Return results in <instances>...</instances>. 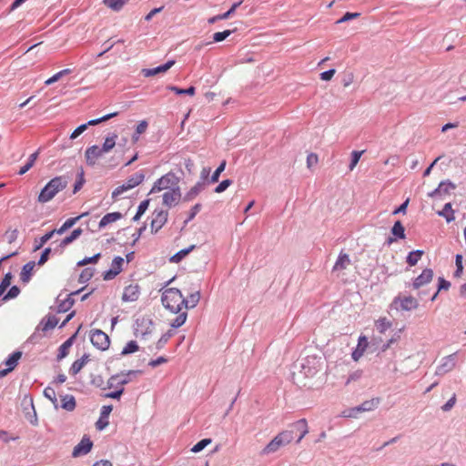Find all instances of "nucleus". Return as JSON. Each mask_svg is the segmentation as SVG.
Segmentation results:
<instances>
[{"mask_svg": "<svg viewBox=\"0 0 466 466\" xmlns=\"http://www.w3.org/2000/svg\"><path fill=\"white\" fill-rule=\"evenodd\" d=\"M162 304L173 313H178L177 317L171 322V327L179 328L187 320V313L186 310L181 311L184 309L186 299L179 289L175 288H169L162 293Z\"/></svg>", "mask_w": 466, "mask_h": 466, "instance_id": "obj_1", "label": "nucleus"}, {"mask_svg": "<svg viewBox=\"0 0 466 466\" xmlns=\"http://www.w3.org/2000/svg\"><path fill=\"white\" fill-rule=\"evenodd\" d=\"M68 185V179L65 176H58L52 178L41 190L37 200L39 203H46L52 200L59 192Z\"/></svg>", "mask_w": 466, "mask_h": 466, "instance_id": "obj_2", "label": "nucleus"}, {"mask_svg": "<svg viewBox=\"0 0 466 466\" xmlns=\"http://www.w3.org/2000/svg\"><path fill=\"white\" fill-rule=\"evenodd\" d=\"M293 440L291 431H283L279 433L262 450V454L268 455L276 452L280 447L290 443Z\"/></svg>", "mask_w": 466, "mask_h": 466, "instance_id": "obj_3", "label": "nucleus"}, {"mask_svg": "<svg viewBox=\"0 0 466 466\" xmlns=\"http://www.w3.org/2000/svg\"><path fill=\"white\" fill-rule=\"evenodd\" d=\"M179 178L172 172H168L159 177L153 185L150 193L170 190L178 186Z\"/></svg>", "mask_w": 466, "mask_h": 466, "instance_id": "obj_4", "label": "nucleus"}, {"mask_svg": "<svg viewBox=\"0 0 466 466\" xmlns=\"http://www.w3.org/2000/svg\"><path fill=\"white\" fill-rule=\"evenodd\" d=\"M145 176L143 173L138 172L129 177L127 181L121 186L116 187L112 193L113 198H116L125 191L134 188L143 182Z\"/></svg>", "mask_w": 466, "mask_h": 466, "instance_id": "obj_5", "label": "nucleus"}, {"mask_svg": "<svg viewBox=\"0 0 466 466\" xmlns=\"http://www.w3.org/2000/svg\"><path fill=\"white\" fill-rule=\"evenodd\" d=\"M380 403V399L375 398L362 402L360 406L343 411V416L348 418H356L359 413L373 410Z\"/></svg>", "mask_w": 466, "mask_h": 466, "instance_id": "obj_6", "label": "nucleus"}, {"mask_svg": "<svg viewBox=\"0 0 466 466\" xmlns=\"http://www.w3.org/2000/svg\"><path fill=\"white\" fill-rule=\"evenodd\" d=\"M90 340L94 347L100 350H106L110 345L109 337L101 329L91 331Z\"/></svg>", "mask_w": 466, "mask_h": 466, "instance_id": "obj_7", "label": "nucleus"}, {"mask_svg": "<svg viewBox=\"0 0 466 466\" xmlns=\"http://www.w3.org/2000/svg\"><path fill=\"white\" fill-rule=\"evenodd\" d=\"M118 115L117 112H114V113H110V114H107L100 118H96V119H92L90 121H88L86 124H83V125H80L79 127H77L73 132L72 134L70 135V138L71 139H75L78 136H80L84 131L86 130L87 127L88 126H96V125H98L102 122H105V121H107L115 116H116Z\"/></svg>", "mask_w": 466, "mask_h": 466, "instance_id": "obj_8", "label": "nucleus"}, {"mask_svg": "<svg viewBox=\"0 0 466 466\" xmlns=\"http://www.w3.org/2000/svg\"><path fill=\"white\" fill-rule=\"evenodd\" d=\"M168 212L165 210H155L152 214L150 223L151 232L157 233L167 223Z\"/></svg>", "mask_w": 466, "mask_h": 466, "instance_id": "obj_9", "label": "nucleus"}, {"mask_svg": "<svg viewBox=\"0 0 466 466\" xmlns=\"http://www.w3.org/2000/svg\"><path fill=\"white\" fill-rule=\"evenodd\" d=\"M124 263L125 260L122 257H116L111 263L110 268L104 272L103 279L105 280L115 279L123 270Z\"/></svg>", "mask_w": 466, "mask_h": 466, "instance_id": "obj_10", "label": "nucleus"}, {"mask_svg": "<svg viewBox=\"0 0 466 466\" xmlns=\"http://www.w3.org/2000/svg\"><path fill=\"white\" fill-rule=\"evenodd\" d=\"M455 185L451 182H441L438 188L432 191L430 196L435 200H444L455 189Z\"/></svg>", "mask_w": 466, "mask_h": 466, "instance_id": "obj_11", "label": "nucleus"}, {"mask_svg": "<svg viewBox=\"0 0 466 466\" xmlns=\"http://www.w3.org/2000/svg\"><path fill=\"white\" fill-rule=\"evenodd\" d=\"M181 192L179 187H176L163 194V205L172 208L179 203Z\"/></svg>", "mask_w": 466, "mask_h": 466, "instance_id": "obj_12", "label": "nucleus"}, {"mask_svg": "<svg viewBox=\"0 0 466 466\" xmlns=\"http://www.w3.org/2000/svg\"><path fill=\"white\" fill-rule=\"evenodd\" d=\"M393 303L398 305L402 310H411L418 308V300L412 296L397 297Z\"/></svg>", "mask_w": 466, "mask_h": 466, "instance_id": "obj_13", "label": "nucleus"}, {"mask_svg": "<svg viewBox=\"0 0 466 466\" xmlns=\"http://www.w3.org/2000/svg\"><path fill=\"white\" fill-rule=\"evenodd\" d=\"M140 296V287L137 283H132L124 289L122 300L124 302H134Z\"/></svg>", "mask_w": 466, "mask_h": 466, "instance_id": "obj_14", "label": "nucleus"}, {"mask_svg": "<svg viewBox=\"0 0 466 466\" xmlns=\"http://www.w3.org/2000/svg\"><path fill=\"white\" fill-rule=\"evenodd\" d=\"M104 154H106L104 151H102V147H99L98 146H91L86 148L85 152V157L87 165L94 166L96 165L98 158H100Z\"/></svg>", "mask_w": 466, "mask_h": 466, "instance_id": "obj_15", "label": "nucleus"}, {"mask_svg": "<svg viewBox=\"0 0 466 466\" xmlns=\"http://www.w3.org/2000/svg\"><path fill=\"white\" fill-rule=\"evenodd\" d=\"M433 279V271L431 268H425L422 270L420 276H418L413 283L412 287L414 289H419L420 288L430 283Z\"/></svg>", "mask_w": 466, "mask_h": 466, "instance_id": "obj_16", "label": "nucleus"}, {"mask_svg": "<svg viewBox=\"0 0 466 466\" xmlns=\"http://www.w3.org/2000/svg\"><path fill=\"white\" fill-rule=\"evenodd\" d=\"M93 443L89 438L84 437L81 441L74 448L72 455L73 457H78L85 455L90 451Z\"/></svg>", "mask_w": 466, "mask_h": 466, "instance_id": "obj_17", "label": "nucleus"}, {"mask_svg": "<svg viewBox=\"0 0 466 466\" xmlns=\"http://www.w3.org/2000/svg\"><path fill=\"white\" fill-rule=\"evenodd\" d=\"M175 64L174 60H169L166 64L157 66L155 68H144L142 69V74L146 77L154 76L160 73H165L168 69H170Z\"/></svg>", "mask_w": 466, "mask_h": 466, "instance_id": "obj_18", "label": "nucleus"}, {"mask_svg": "<svg viewBox=\"0 0 466 466\" xmlns=\"http://www.w3.org/2000/svg\"><path fill=\"white\" fill-rule=\"evenodd\" d=\"M21 356L22 353L20 351H15L9 356L5 361L6 369L0 370V378L5 376L8 372L12 371L16 367Z\"/></svg>", "mask_w": 466, "mask_h": 466, "instance_id": "obj_19", "label": "nucleus"}, {"mask_svg": "<svg viewBox=\"0 0 466 466\" xmlns=\"http://www.w3.org/2000/svg\"><path fill=\"white\" fill-rule=\"evenodd\" d=\"M351 265V259L349 256V254L341 251L337 258V261L335 262L332 271H341L346 268H348Z\"/></svg>", "mask_w": 466, "mask_h": 466, "instance_id": "obj_20", "label": "nucleus"}, {"mask_svg": "<svg viewBox=\"0 0 466 466\" xmlns=\"http://www.w3.org/2000/svg\"><path fill=\"white\" fill-rule=\"evenodd\" d=\"M369 346V341L366 336H360L358 340V345L355 350L352 352V359L358 361L366 351Z\"/></svg>", "mask_w": 466, "mask_h": 466, "instance_id": "obj_21", "label": "nucleus"}, {"mask_svg": "<svg viewBox=\"0 0 466 466\" xmlns=\"http://www.w3.org/2000/svg\"><path fill=\"white\" fill-rule=\"evenodd\" d=\"M122 218L120 212H112L106 214L99 222V228H105L106 226L119 220Z\"/></svg>", "mask_w": 466, "mask_h": 466, "instance_id": "obj_22", "label": "nucleus"}, {"mask_svg": "<svg viewBox=\"0 0 466 466\" xmlns=\"http://www.w3.org/2000/svg\"><path fill=\"white\" fill-rule=\"evenodd\" d=\"M35 266V263L34 261H30L23 267L20 273V279L22 282L27 283L30 280Z\"/></svg>", "mask_w": 466, "mask_h": 466, "instance_id": "obj_23", "label": "nucleus"}, {"mask_svg": "<svg viewBox=\"0 0 466 466\" xmlns=\"http://www.w3.org/2000/svg\"><path fill=\"white\" fill-rule=\"evenodd\" d=\"M88 360H89L88 355H84L81 359L76 360V361L73 362V364L69 370V372L73 376L76 375L83 369V367L88 362Z\"/></svg>", "mask_w": 466, "mask_h": 466, "instance_id": "obj_24", "label": "nucleus"}, {"mask_svg": "<svg viewBox=\"0 0 466 466\" xmlns=\"http://www.w3.org/2000/svg\"><path fill=\"white\" fill-rule=\"evenodd\" d=\"M204 189V184L198 182L192 187L188 192L184 196V201L188 202L193 200L202 190Z\"/></svg>", "mask_w": 466, "mask_h": 466, "instance_id": "obj_25", "label": "nucleus"}, {"mask_svg": "<svg viewBox=\"0 0 466 466\" xmlns=\"http://www.w3.org/2000/svg\"><path fill=\"white\" fill-rule=\"evenodd\" d=\"M82 233H83V230L81 228H77L74 229L69 236H67L64 239H62L59 246L61 248H65V247L68 246L73 241L77 239L82 235Z\"/></svg>", "mask_w": 466, "mask_h": 466, "instance_id": "obj_26", "label": "nucleus"}, {"mask_svg": "<svg viewBox=\"0 0 466 466\" xmlns=\"http://www.w3.org/2000/svg\"><path fill=\"white\" fill-rule=\"evenodd\" d=\"M375 327L380 333H385L392 327V322L386 317H381L375 321Z\"/></svg>", "mask_w": 466, "mask_h": 466, "instance_id": "obj_27", "label": "nucleus"}, {"mask_svg": "<svg viewBox=\"0 0 466 466\" xmlns=\"http://www.w3.org/2000/svg\"><path fill=\"white\" fill-rule=\"evenodd\" d=\"M455 367V360H454V358L452 355H450L448 356L446 359H445V361L443 362L442 365H441L439 368H438V370H437V373L438 374H443V373H446L451 370H453Z\"/></svg>", "mask_w": 466, "mask_h": 466, "instance_id": "obj_28", "label": "nucleus"}, {"mask_svg": "<svg viewBox=\"0 0 466 466\" xmlns=\"http://www.w3.org/2000/svg\"><path fill=\"white\" fill-rule=\"evenodd\" d=\"M116 139L117 135L116 133H112L110 136L106 137L102 146V151L106 154L111 151L116 146Z\"/></svg>", "mask_w": 466, "mask_h": 466, "instance_id": "obj_29", "label": "nucleus"}, {"mask_svg": "<svg viewBox=\"0 0 466 466\" xmlns=\"http://www.w3.org/2000/svg\"><path fill=\"white\" fill-rule=\"evenodd\" d=\"M294 427L297 429V431H300V435L299 436L297 442L299 443L301 440L308 434L309 429L307 420L305 419H301L295 422Z\"/></svg>", "mask_w": 466, "mask_h": 466, "instance_id": "obj_30", "label": "nucleus"}, {"mask_svg": "<svg viewBox=\"0 0 466 466\" xmlns=\"http://www.w3.org/2000/svg\"><path fill=\"white\" fill-rule=\"evenodd\" d=\"M61 407L68 411H72L76 408V400L72 395L63 396L61 399Z\"/></svg>", "mask_w": 466, "mask_h": 466, "instance_id": "obj_31", "label": "nucleus"}, {"mask_svg": "<svg viewBox=\"0 0 466 466\" xmlns=\"http://www.w3.org/2000/svg\"><path fill=\"white\" fill-rule=\"evenodd\" d=\"M74 337H71L69 338L68 339H66L58 349V354H57V359L58 360H61L63 358H65L67 354H68V351H69V349L71 348L72 346V343H73V339H74Z\"/></svg>", "mask_w": 466, "mask_h": 466, "instance_id": "obj_32", "label": "nucleus"}, {"mask_svg": "<svg viewBox=\"0 0 466 466\" xmlns=\"http://www.w3.org/2000/svg\"><path fill=\"white\" fill-rule=\"evenodd\" d=\"M438 215L445 218L447 222H451L455 218L453 215V210L451 208V204L450 202H447L444 205L442 210L438 211Z\"/></svg>", "mask_w": 466, "mask_h": 466, "instance_id": "obj_33", "label": "nucleus"}, {"mask_svg": "<svg viewBox=\"0 0 466 466\" xmlns=\"http://www.w3.org/2000/svg\"><path fill=\"white\" fill-rule=\"evenodd\" d=\"M423 254H424L423 250L418 249V250L411 251L409 253L406 261L410 267H413L421 258Z\"/></svg>", "mask_w": 466, "mask_h": 466, "instance_id": "obj_34", "label": "nucleus"}, {"mask_svg": "<svg viewBox=\"0 0 466 466\" xmlns=\"http://www.w3.org/2000/svg\"><path fill=\"white\" fill-rule=\"evenodd\" d=\"M71 72H72V70L69 69V68L63 69V70L57 72L56 74H55L53 76H51L48 79H46L45 84L46 86L52 85L55 82L58 81L62 76H64L66 75H68Z\"/></svg>", "mask_w": 466, "mask_h": 466, "instance_id": "obj_35", "label": "nucleus"}, {"mask_svg": "<svg viewBox=\"0 0 466 466\" xmlns=\"http://www.w3.org/2000/svg\"><path fill=\"white\" fill-rule=\"evenodd\" d=\"M43 330L46 331L54 329L58 324V319L56 316H48L46 320L42 322Z\"/></svg>", "mask_w": 466, "mask_h": 466, "instance_id": "obj_36", "label": "nucleus"}, {"mask_svg": "<svg viewBox=\"0 0 466 466\" xmlns=\"http://www.w3.org/2000/svg\"><path fill=\"white\" fill-rule=\"evenodd\" d=\"M391 232L399 238H405V228L400 221H396L392 227Z\"/></svg>", "mask_w": 466, "mask_h": 466, "instance_id": "obj_37", "label": "nucleus"}, {"mask_svg": "<svg viewBox=\"0 0 466 466\" xmlns=\"http://www.w3.org/2000/svg\"><path fill=\"white\" fill-rule=\"evenodd\" d=\"M127 1V0H104L103 2L107 7L115 11H118L123 7Z\"/></svg>", "mask_w": 466, "mask_h": 466, "instance_id": "obj_38", "label": "nucleus"}, {"mask_svg": "<svg viewBox=\"0 0 466 466\" xmlns=\"http://www.w3.org/2000/svg\"><path fill=\"white\" fill-rule=\"evenodd\" d=\"M200 294L199 292L193 293L189 296L187 299H186V303L184 304V309H187L188 308H194L199 301Z\"/></svg>", "mask_w": 466, "mask_h": 466, "instance_id": "obj_39", "label": "nucleus"}, {"mask_svg": "<svg viewBox=\"0 0 466 466\" xmlns=\"http://www.w3.org/2000/svg\"><path fill=\"white\" fill-rule=\"evenodd\" d=\"M168 88L173 91L175 94L177 95H189V96H194L195 95V92H196V89L194 86H189L188 88H186V89H183V88H179V87H177V86H168Z\"/></svg>", "mask_w": 466, "mask_h": 466, "instance_id": "obj_40", "label": "nucleus"}, {"mask_svg": "<svg viewBox=\"0 0 466 466\" xmlns=\"http://www.w3.org/2000/svg\"><path fill=\"white\" fill-rule=\"evenodd\" d=\"M44 395L55 405V407H57V398L54 388L46 387L44 390Z\"/></svg>", "mask_w": 466, "mask_h": 466, "instance_id": "obj_41", "label": "nucleus"}, {"mask_svg": "<svg viewBox=\"0 0 466 466\" xmlns=\"http://www.w3.org/2000/svg\"><path fill=\"white\" fill-rule=\"evenodd\" d=\"M194 248V246H191L188 248L182 249L176 253L174 256L171 257L170 261L174 263H178L180 260H182L192 249Z\"/></svg>", "mask_w": 466, "mask_h": 466, "instance_id": "obj_42", "label": "nucleus"}, {"mask_svg": "<svg viewBox=\"0 0 466 466\" xmlns=\"http://www.w3.org/2000/svg\"><path fill=\"white\" fill-rule=\"evenodd\" d=\"M55 231H49L42 236L39 240H35V250L40 249L54 236Z\"/></svg>", "mask_w": 466, "mask_h": 466, "instance_id": "obj_43", "label": "nucleus"}, {"mask_svg": "<svg viewBox=\"0 0 466 466\" xmlns=\"http://www.w3.org/2000/svg\"><path fill=\"white\" fill-rule=\"evenodd\" d=\"M138 350L137 343L134 340H131L127 343V345L122 350L123 355H127L130 353H134Z\"/></svg>", "mask_w": 466, "mask_h": 466, "instance_id": "obj_44", "label": "nucleus"}, {"mask_svg": "<svg viewBox=\"0 0 466 466\" xmlns=\"http://www.w3.org/2000/svg\"><path fill=\"white\" fill-rule=\"evenodd\" d=\"M211 441H212L211 439H203L191 448V451L194 453H198V452L201 451L208 444H210Z\"/></svg>", "mask_w": 466, "mask_h": 466, "instance_id": "obj_45", "label": "nucleus"}, {"mask_svg": "<svg viewBox=\"0 0 466 466\" xmlns=\"http://www.w3.org/2000/svg\"><path fill=\"white\" fill-rule=\"evenodd\" d=\"M226 167V161H222L220 165L218 167V168L215 170V172L212 174L210 182L216 183L218 181L220 174L225 170Z\"/></svg>", "mask_w": 466, "mask_h": 466, "instance_id": "obj_46", "label": "nucleus"}, {"mask_svg": "<svg viewBox=\"0 0 466 466\" xmlns=\"http://www.w3.org/2000/svg\"><path fill=\"white\" fill-rule=\"evenodd\" d=\"M148 207V200L142 201L138 208L136 216L133 218L134 220H138L140 217L146 212Z\"/></svg>", "mask_w": 466, "mask_h": 466, "instance_id": "obj_47", "label": "nucleus"}, {"mask_svg": "<svg viewBox=\"0 0 466 466\" xmlns=\"http://www.w3.org/2000/svg\"><path fill=\"white\" fill-rule=\"evenodd\" d=\"M77 177H78V178H77V180H76V182L75 183V186H74V190H73L74 194L78 192L82 188V187H83V185L85 183L84 171L82 169L78 173Z\"/></svg>", "mask_w": 466, "mask_h": 466, "instance_id": "obj_48", "label": "nucleus"}, {"mask_svg": "<svg viewBox=\"0 0 466 466\" xmlns=\"http://www.w3.org/2000/svg\"><path fill=\"white\" fill-rule=\"evenodd\" d=\"M231 30H225L223 32H217L213 35V41L214 42H221L225 40L228 36L231 35Z\"/></svg>", "mask_w": 466, "mask_h": 466, "instance_id": "obj_49", "label": "nucleus"}, {"mask_svg": "<svg viewBox=\"0 0 466 466\" xmlns=\"http://www.w3.org/2000/svg\"><path fill=\"white\" fill-rule=\"evenodd\" d=\"M20 293V289L16 286H13L9 291L4 296L3 300H8L16 298Z\"/></svg>", "mask_w": 466, "mask_h": 466, "instance_id": "obj_50", "label": "nucleus"}, {"mask_svg": "<svg viewBox=\"0 0 466 466\" xmlns=\"http://www.w3.org/2000/svg\"><path fill=\"white\" fill-rule=\"evenodd\" d=\"M88 213L87 212H85V213H82L81 215L77 216V217H75V218H70L68 219H66L64 224L66 227L69 228H71L78 220H80L82 218L87 216Z\"/></svg>", "mask_w": 466, "mask_h": 466, "instance_id": "obj_51", "label": "nucleus"}, {"mask_svg": "<svg viewBox=\"0 0 466 466\" xmlns=\"http://www.w3.org/2000/svg\"><path fill=\"white\" fill-rule=\"evenodd\" d=\"M74 300L70 298H67L66 300L62 301L58 306L59 312L67 311L73 305Z\"/></svg>", "mask_w": 466, "mask_h": 466, "instance_id": "obj_52", "label": "nucleus"}, {"mask_svg": "<svg viewBox=\"0 0 466 466\" xmlns=\"http://www.w3.org/2000/svg\"><path fill=\"white\" fill-rule=\"evenodd\" d=\"M100 256H101L100 253H97V254L94 255L93 257L85 258L82 260H80L77 263V265L78 266H86L90 263H96L97 260L99 259Z\"/></svg>", "mask_w": 466, "mask_h": 466, "instance_id": "obj_53", "label": "nucleus"}, {"mask_svg": "<svg viewBox=\"0 0 466 466\" xmlns=\"http://www.w3.org/2000/svg\"><path fill=\"white\" fill-rule=\"evenodd\" d=\"M6 240L9 244L15 242L18 237L17 229H8L5 234Z\"/></svg>", "mask_w": 466, "mask_h": 466, "instance_id": "obj_54", "label": "nucleus"}, {"mask_svg": "<svg viewBox=\"0 0 466 466\" xmlns=\"http://www.w3.org/2000/svg\"><path fill=\"white\" fill-rule=\"evenodd\" d=\"M362 153H363V151H353L351 153V163L350 165V170H353V168L357 166Z\"/></svg>", "mask_w": 466, "mask_h": 466, "instance_id": "obj_55", "label": "nucleus"}, {"mask_svg": "<svg viewBox=\"0 0 466 466\" xmlns=\"http://www.w3.org/2000/svg\"><path fill=\"white\" fill-rule=\"evenodd\" d=\"M232 184V181L230 179H225L222 182H220L217 187L215 188L216 193H222L224 192L230 185Z\"/></svg>", "mask_w": 466, "mask_h": 466, "instance_id": "obj_56", "label": "nucleus"}, {"mask_svg": "<svg viewBox=\"0 0 466 466\" xmlns=\"http://www.w3.org/2000/svg\"><path fill=\"white\" fill-rule=\"evenodd\" d=\"M360 15V13L347 12L340 19H339L337 21V24H341V23L347 22L349 20H351V19H354V18H358Z\"/></svg>", "mask_w": 466, "mask_h": 466, "instance_id": "obj_57", "label": "nucleus"}, {"mask_svg": "<svg viewBox=\"0 0 466 466\" xmlns=\"http://www.w3.org/2000/svg\"><path fill=\"white\" fill-rule=\"evenodd\" d=\"M241 1L240 2H238V3H235L232 5L231 8L228 9V12L224 13V14H221L219 15V17L220 19H228L235 11L236 9L241 5Z\"/></svg>", "mask_w": 466, "mask_h": 466, "instance_id": "obj_58", "label": "nucleus"}, {"mask_svg": "<svg viewBox=\"0 0 466 466\" xmlns=\"http://www.w3.org/2000/svg\"><path fill=\"white\" fill-rule=\"evenodd\" d=\"M93 277V269L86 268L82 271L79 277L80 282H86Z\"/></svg>", "mask_w": 466, "mask_h": 466, "instance_id": "obj_59", "label": "nucleus"}, {"mask_svg": "<svg viewBox=\"0 0 466 466\" xmlns=\"http://www.w3.org/2000/svg\"><path fill=\"white\" fill-rule=\"evenodd\" d=\"M319 162V157L317 154L310 153L307 157V167L310 168L311 167L317 165Z\"/></svg>", "mask_w": 466, "mask_h": 466, "instance_id": "obj_60", "label": "nucleus"}, {"mask_svg": "<svg viewBox=\"0 0 466 466\" xmlns=\"http://www.w3.org/2000/svg\"><path fill=\"white\" fill-rule=\"evenodd\" d=\"M50 253H51V248H45L44 251L41 254V257H40L37 264L39 266L44 265L48 260Z\"/></svg>", "mask_w": 466, "mask_h": 466, "instance_id": "obj_61", "label": "nucleus"}, {"mask_svg": "<svg viewBox=\"0 0 466 466\" xmlns=\"http://www.w3.org/2000/svg\"><path fill=\"white\" fill-rule=\"evenodd\" d=\"M456 403V395L453 394L452 397L441 407L443 411L451 410Z\"/></svg>", "mask_w": 466, "mask_h": 466, "instance_id": "obj_62", "label": "nucleus"}, {"mask_svg": "<svg viewBox=\"0 0 466 466\" xmlns=\"http://www.w3.org/2000/svg\"><path fill=\"white\" fill-rule=\"evenodd\" d=\"M147 127L148 123L146 120L140 121L137 126L135 132L139 135L144 134L147 131Z\"/></svg>", "mask_w": 466, "mask_h": 466, "instance_id": "obj_63", "label": "nucleus"}, {"mask_svg": "<svg viewBox=\"0 0 466 466\" xmlns=\"http://www.w3.org/2000/svg\"><path fill=\"white\" fill-rule=\"evenodd\" d=\"M335 69H329L320 74V79L323 81H329L335 75Z\"/></svg>", "mask_w": 466, "mask_h": 466, "instance_id": "obj_64", "label": "nucleus"}]
</instances>
